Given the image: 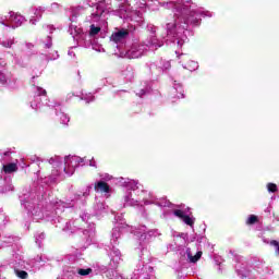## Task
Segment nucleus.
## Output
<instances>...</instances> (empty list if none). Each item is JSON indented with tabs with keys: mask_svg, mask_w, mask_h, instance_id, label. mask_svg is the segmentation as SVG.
<instances>
[{
	"mask_svg": "<svg viewBox=\"0 0 279 279\" xmlns=\"http://www.w3.org/2000/svg\"><path fill=\"white\" fill-rule=\"evenodd\" d=\"M49 165H52L53 170L51 175L45 177L39 180L38 183L20 196L21 205L24 206L28 217L33 221H50L56 228H60L63 232L73 234L77 230H82L84 225L87 229L83 230L81 234V241L76 244V250H86L93 241H95V223L90 221V214L83 211L80 214V218L75 220L66 221L62 218L64 208H73L75 206H86V197L90 195V189H86L85 192L75 194L74 197L68 202L60 201L58 198L49 202V193H51V184L60 180H64L65 175H73L77 167H84V159L77 156H65L64 163L62 157L54 156L48 159ZM84 225H80V223Z\"/></svg>",
	"mask_w": 279,
	"mask_h": 279,
	"instance_id": "f257e3e1",
	"label": "nucleus"
},
{
	"mask_svg": "<svg viewBox=\"0 0 279 279\" xmlns=\"http://www.w3.org/2000/svg\"><path fill=\"white\" fill-rule=\"evenodd\" d=\"M166 8L174 12L173 16L166 24L167 45H178L182 47L193 36V28L202 25V19H213V12L198 7L191 0H178V2H167Z\"/></svg>",
	"mask_w": 279,
	"mask_h": 279,
	"instance_id": "f03ea898",
	"label": "nucleus"
},
{
	"mask_svg": "<svg viewBox=\"0 0 279 279\" xmlns=\"http://www.w3.org/2000/svg\"><path fill=\"white\" fill-rule=\"evenodd\" d=\"M149 1L158 3L156 0H140V2L136 3V8L140 10H132L130 9L129 4H120L121 0H96V3H93V0H85V5H88L89 8H95L96 5V11L92 12L89 16L90 23H97L98 21L106 23L108 14L113 12L116 16H119L124 21H131L137 25H143L145 22L143 14H145L147 8L156 10V8L151 7V4H148Z\"/></svg>",
	"mask_w": 279,
	"mask_h": 279,
	"instance_id": "7ed1b4c3",
	"label": "nucleus"
},
{
	"mask_svg": "<svg viewBox=\"0 0 279 279\" xmlns=\"http://www.w3.org/2000/svg\"><path fill=\"white\" fill-rule=\"evenodd\" d=\"M114 220L116 222L111 231V239H110L111 247L109 252V258H110L109 267L111 269H117V267H119V265L121 264V260H123L122 258L123 255L121 254V251L117 248V245H119V239H121V234H123V232L134 233L135 236L138 238L141 252L143 250H147L145 245H147L151 236H160V233L156 229L147 231V227L145 226H141L136 228L125 223L123 214L116 215Z\"/></svg>",
	"mask_w": 279,
	"mask_h": 279,
	"instance_id": "20e7f679",
	"label": "nucleus"
},
{
	"mask_svg": "<svg viewBox=\"0 0 279 279\" xmlns=\"http://www.w3.org/2000/svg\"><path fill=\"white\" fill-rule=\"evenodd\" d=\"M114 184L128 189L124 195V206H143V204L149 206V204H155L159 208H167L171 205L166 198H158L154 193L147 194V191L141 190L137 181L120 177L114 179Z\"/></svg>",
	"mask_w": 279,
	"mask_h": 279,
	"instance_id": "39448f33",
	"label": "nucleus"
},
{
	"mask_svg": "<svg viewBox=\"0 0 279 279\" xmlns=\"http://www.w3.org/2000/svg\"><path fill=\"white\" fill-rule=\"evenodd\" d=\"M70 21L71 24L69 26V34L72 36L74 40H76L78 47H85V49L90 48V45H93V40L97 38L99 33L101 32V25H107L108 19L104 21H98L99 25L95 26V24H92L89 27V33H84L82 27L77 25V16L84 12V7H73L70 9Z\"/></svg>",
	"mask_w": 279,
	"mask_h": 279,
	"instance_id": "423d86ee",
	"label": "nucleus"
},
{
	"mask_svg": "<svg viewBox=\"0 0 279 279\" xmlns=\"http://www.w3.org/2000/svg\"><path fill=\"white\" fill-rule=\"evenodd\" d=\"M162 45H165V41H160V39L151 36L145 43L134 41L132 45L124 47V50L120 51V57L136 60L143 58L147 51H156Z\"/></svg>",
	"mask_w": 279,
	"mask_h": 279,
	"instance_id": "0eeeda50",
	"label": "nucleus"
},
{
	"mask_svg": "<svg viewBox=\"0 0 279 279\" xmlns=\"http://www.w3.org/2000/svg\"><path fill=\"white\" fill-rule=\"evenodd\" d=\"M43 106H48V108H54L56 116L58 117L60 123L62 125H69V121H71V118L64 111H62V107L60 102L58 101H50L47 98V90H45L43 87H35V95L33 100L31 101V108L33 110H40Z\"/></svg>",
	"mask_w": 279,
	"mask_h": 279,
	"instance_id": "6e6552de",
	"label": "nucleus"
},
{
	"mask_svg": "<svg viewBox=\"0 0 279 279\" xmlns=\"http://www.w3.org/2000/svg\"><path fill=\"white\" fill-rule=\"evenodd\" d=\"M140 258L131 279H156L154 266L149 265L151 263V255L147 248L141 251Z\"/></svg>",
	"mask_w": 279,
	"mask_h": 279,
	"instance_id": "1a4fd4ad",
	"label": "nucleus"
},
{
	"mask_svg": "<svg viewBox=\"0 0 279 279\" xmlns=\"http://www.w3.org/2000/svg\"><path fill=\"white\" fill-rule=\"evenodd\" d=\"M173 236H174V243L177 247H179V252L181 256L180 263H182L183 260H186L187 263H197V260L202 258V251H197L195 256H193V253H191L190 247H186L185 251L182 250L189 241V234L173 232Z\"/></svg>",
	"mask_w": 279,
	"mask_h": 279,
	"instance_id": "9d476101",
	"label": "nucleus"
},
{
	"mask_svg": "<svg viewBox=\"0 0 279 279\" xmlns=\"http://www.w3.org/2000/svg\"><path fill=\"white\" fill-rule=\"evenodd\" d=\"M8 265H11L13 267L15 275L20 279H28L29 275L25 270V259H23V256L15 255L14 263L9 264L8 262H4L0 264V271H3L8 267Z\"/></svg>",
	"mask_w": 279,
	"mask_h": 279,
	"instance_id": "9b49d317",
	"label": "nucleus"
},
{
	"mask_svg": "<svg viewBox=\"0 0 279 279\" xmlns=\"http://www.w3.org/2000/svg\"><path fill=\"white\" fill-rule=\"evenodd\" d=\"M25 16L14 13L13 11H10L8 15L0 19V23L4 25L5 27H12L13 29L16 27H21L23 23H25Z\"/></svg>",
	"mask_w": 279,
	"mask_h": 279,
	"instance_id": "f8f14e48",
	"label": "nucleus"
},
{
	"mask_svg": "<svg viewBox=\"0 0 279 279\" xmlns=\"http://www.w3.org/2000/svg\"><path fill=\"white\" fill-rule=\"evenodd\" d=\"M130 38V31L122 28L111 35V43H114L119 53L125 49V43Z\"/></svg>",
	"mask_w": 279,
	"mask_h": 279,
	"instance_id": "ddd939ff",
	"label": "nucleus"
},
{
	"mask_svg": "<svg viewBox=\"0 0 279 279\" xmlns=\"http://www.w3.org/2000/svg\"><path fill=\"white\" fill-rule=\"evenodd\" d=\"M51 260L47 255H37L35 258L29 259L28 262L24 260L25 271H39L40 267L45 265V263H49Z\"/></svg>",
	"mask_w": 279,
	"mask_h": 279,
	"instance_id": "4468645a",
	"label": "nucleus"
},
{
	"mask_svg": "<svg viewBox=\"0 0 279 279\" xmlns=\"http://www.w3.org/2000/svg\"><path fill=\"white\" fill-rule=\"evenodd\" d=\"M0 84L8 86L11 90H16L19 88L20 83L14 75L8 72H3L0 70Z\"/></svg>",
	"mask_w": 279,
	"mask_h": 279,
	"instance_id": "2eb2a0df",
	"label": "nucleus"
},
{
	"mask_svg": "<svg viewBox=\"0 0 279 279\" xmlns=\"http://www.w3.org/2000/svg\"><path fill=\"white\" fill-rule=\"evenodd\" d=\"M68 278H86L93 274V268H80V267H69L66 270Z\"/></svg>",
	"mask_w": 279,
	"mask_h": 279,
	"instance_id": "dca6fc26",
	"label": "nucleus"
},
{
	"mask_svg": "<svg viewBox=\"0 0 279 279\" xmlns=\"http://www.w3.org/2000/svg\"><path fill=\"white\" fill-rule=\"evenodd\" d=\"M11 154H12L11 151H4L2 154V162H3L2 171H4V173H14V172L19 171V160H16L15 162L5 165V162H8V160H10Z\"/></svg>",
	"mask_w": 279,
	"mask_h": 279,
	"instance_id": "f3484780",
	"label": "nucleus"
},
{
	"mask_svg": "<svg viewBox=\"0 0 279 279\" xmlns=\"http://www.w3.org/2000/svg\"><path fill=\"white\" fill-rule=\"evenodd\" d=\"M171 69V62L165 61V60H159L154 63H150L149 70L151 73H165V71H169Z\"/></svg>",
	"mask_w": 279,
	"mask_h": 279,
	"instance_id": "a211bd4d",
	"label": "nucleus"
},
{
	"mask_svg": "<svg viewBox=\"0 0 279 279\" xmlns=\"http://www.w3.org/2000/svg\"><path fill=\"white\" fill-rule=\"evenodd\" d=\"M172 214L174 215V217H179V219H182L186 226H190V228H193V226H195V217H191L189 215V211L182 209H174Z\"/></svg>",
	"mask_w": 279,
	"mask_h": 279,
	"instance_id": "6ab92c4d",
	"label": "nucleus"
},
{
	"mask_svg": "<svg viewBox=\"0 0 279 279\" xmlns=\"http://www.w3.org/2000/svg\"><path fill=\"white\" fill-rule=\"evenodd\" d=\"M14 243H19V236H14L8 233H0V248L1 247H10L14 245Z\"/></svg>",
	"mask_w": 279,
	"mask_h": 279,
	"instance_id": "aec40b11",
	"label": "nucleus"
},
{
	"mask_svg": "<svg viewBox=\"0 0 279 279\" xmlns=\"http://www.w3.org/2000/svg\"><path fill=\"white\" fill-rule=\"evenodd\" d=\"M106 213V203L101 198H96L94 204V215L100 217Z\"/></svg>",
	"mask_w": 279,
	"mask_h": 279,
	"instance_id": "412c9836",
	"label": "nucleus"
},
{
	"mask_svg": "<svg viewBox=\"0 0 279 279\" xmlns=\"http://www.w3.org/2000/svg\"><path fill=\"white\" fill-rule=\"evenodd\" d=\"M235 271L240 278H250V269H247V265L238 263L235 265Z\"/></svg>",
	"mask_w": 279,
	"mask_h": 279,
	"instance_id": "4be33fe9",
	"label": "nucleus"
},
{
	"mask_svg": "<svg viewBox=\"0 0 279 279\" xmlns=\"http://www.w3.org/2000/svg\"><path fill=\"white\" fill-rule=\"evenodd\" d=\"M96 193H110V185L104 181H98L94 186Z\"/></svg>",
	"mask_w": 279,
	"mask_h": 279,
	"instance_id": "5701e85b",
	"label": "nucleus"
},
{
	"mask_svg": "<svg viewBox=\"0 0 279 279\" xmlns=\"http://www.w3.org/2000/svg\"><path fill=\"white\" fill-rule=\"evenodd\" d=\"M134 68L132 65H128L123 71H122V76L124 77V80H126V82H132V80H134Z\"/></svg>",
	"mask_w": 279,
	"mask_h": 279,
	"instance_id": "b1692460",
	"label": "nucleus"
},
{
	"mask_svg": "<svg viewBox=\"0 0 279 279\" xmlns=\"http://www.w3.org/2000/svg\"><path fill=\"white\" fill-rule=\"evenodd\" d=\"M173 90L177 93L178 99H184V88L182 87L181 83L174 81Z\"/></svg>",
	"mask_w": 279,
	"mask_h": 279,
	"instance_id": "393cba45",
	"label": "nucleus"
},
{
	"mask_svg": "<svg viewBox=\"0 0 279 279\" xmlns=\"http://www.w3.org/2000/svg\"><path fill=\"white\" fill-rule=\"evenodd\" d=\"M151 93V85L149 83H144L143 87L136 92L137 97H145V95H149Z\"/></svg>",
	"mask_w": 279,
	"mask_h": 279,
	"instance_id": "a878e982",
	"label": "nucleus"
},
{
	"mask_svg": "<svg viewBox=\"0 0 279 279\" xmlns=\"http://www.w3.org/2000/svg\"><path fill=\"white\" fill-rule=\"evenodd\" d=\"M183 69H187V71H197L199 69V63L196 61H189L187 64L182 63Z\"/></svg>",
	"mask_w": 279,
	"mask_h": 279,
	"instance_id": "bb28decb",
	"label": "nucleus"
},
{
	"mask_svg": "<svg viewBox=\"0 0 279 279\" xmlns=\"http://www.w3.org/2000/svg\"><path fill=\"white\" fill-rule=\"evenodd\" d=\"M45 232H37L35 234V243L38 245V247H43V241H45Z\"/></svg>",
	"mask_w": 279,
	"mask_h": 279,
	"instance_id": "cd10ccee",
	"label": "nucleus"
},
{
	"mask_svg": "<svg viewBox=\"0 0 279 279\" xmlns=\"http://www.w3.org/2000/svg\"><path fill=\"white\" fill-rule=\"evenodd\" d=\"M14 38L0 40V45H2L5 49H12V45H14Z\"/></svg>",
	"mask_w": 279,
	"mask_h": 279,
	"instance_id": "c85d7f7f",
	"label": "nucleus"
},
{
	"mask_svg": "<svg viewBox=\"0 0 279 279\" xmlns=\"http://www.w3.org/2000/svg\"><path fill=\"white\" fill-rule=\"evenodd\" d=\"M82 101H85L86 104H92V101H95V97L93 94H82L81 96Z\"/></svg>",
	"mask_w": 279,
	"mask_h": 279,
	"instance_id": "c756f323",
	"label": "nucleus"
},
{
	"mask_svg": "<svg viewBox=\"0 0 279 279\" xmlns=\"http://www.w3.org/2000/svg\"><path fill=\"white\" fill-rule=\"evenodd\" d=\"M60 8H62V5L58 2L51 3V5L49 7L48 11L52 12L53 14H56V12H60Z\"/></svg>",
	"mask_w": 279,
	"mask_h": 279,
	"instance_id": "7c9ffc66",
	"label": "nucleus"
},
{
	"mask_svg": "<svg viewBox=\"0 0 279 279\" xmlns=\"http://www.w3.org/2000/svg\"><path fill=\"white\" fill-rule=\"evenodd\" d=\"M90 47H92V49H94V51H98L99 53H101V51H104V47H101V45L97 44V41L95 39H92Z\"/></svg>",
	"mask_w": 279,
	"mask_h": 279,
	"instance_id": "2f4dec72",
	"label": "nucleus"
},
{
	"mask_svg": "<svg viewBox=\"0 0 279 279\" xmlns=\"http://www.w3.org/2000/svg\"><path fill=\"white\" fill-rule=\"evenodd\" d=\"M44 47L45 49H51V47H53V41L51 39V36L46 37V39L44 40Z\"/></svg>",
	"mask_w": 279,
	"mask_h": 279,
	"instance_id": "473e14b6",
	"label": "nucleus"
},
{
	"mask_svg": "<svg viewBox=\"0 0 279 279\" xmlns=\"http://www.w3.org/2000/svg\"><path fill=\"white\" fill-rule=\"evenodd\" d=\"M266 187L268 193H278V185L276 183H268Z\"/></svg>",
	"mask_w": 279,
	"mask_h": 279,
	"instance_id": "72a5a7b5",
	"label": "nucleus"
},
{
	"mask_svg": "<svg viewBox=\"0 0 279 279\" xmlns=\"http://www.w3.org/2000/svg\"><path fill=\"white\" fill-rule=\"evenodd\" d=\"M45 8H43V7H38L37 9H35V12H34V14H35V16H36V19H41L43 17V13L45 12Z\"/></svg>",
	"mask_w": 279,
	"mask_h": 279,
	"instance_id": "f704fd0d",
	"label": "nucleus"
},
{
	"mask_svg": "<svg viewBox=\"0 0 279 279\" xmlns=\"http://www.w3.org/2000/svg\"><path fill=\"white\" fill-rule=\"evenodd\" d=\"M112 180V175L108 173H101L100 174V182H110Z\"/></svg>",
	"mask_w": 279,
	"mask_h": 279,
	"instance_id": "c9c22d12",
	"label": "nucleus"
},
{
	"mask_svg": "<svg viewBox=\"0 0 279 279\" xmlns=\"http://www.w3.org/2000/svg\"><path fill=\"white\" fill-rule=\"evenodd\" d=\"M256 221H258V217H256L255 215H251L246 221V223L248 226H254V223H256Z\"/></svg>",
	"mask_w": 279,
	"mask_h": 279,
	"instance_id": "e433bc0d",
	"label": "nucleus"
},
{
	"mask_svg": "<svg viewBox=\"0 0 279 279\" xmlns=\"http://www.w3.org/2000/svg\"><path fill=\"white\" fill-rule=\"evenodd\" d=\"M147 31L150 32V34H151L150 37L154 36V38H156V35H155L156 34V26H154V24H148L147 25Z\"/></svg>",
	"mask_w": 279,
	"mask_h": 279,
	"instance_id": "4c0bfd02",
	"label": "nucleus"
},
{
	"mask_svg": "<svg viewBox=\"0 0 279 279\" xmlns=\"http://www.w3.org/2000/svg\"><path fill=\"white\" fill-rule=\"evenodd\" d=\"M60 58V54H58V51H54L52 54H47L46 60H58Z\"/></svg>",
	"mask_w": 279,
	"mask_h": 279,
	"instance_id": "58836bf2",
	"label": "nucleus"
},
{
	"mask_svg": "<svg viewBox=\"0 0 279 279\" xmlns=\"http://www.w3.org/2000/svg\"><path fill=\"white\" fill-rule=\"evenodd\" d=\"M8 191H14V186L12 184H8L1 190V193H8Z\"/></svg>",
	"mask_w": 279,
	"mask_h": 279,
	"instance_id": "ea45409f",
	"label": "nucleus"
},
{
	"mask_svg": "<svg viewBox=\"0 0 279 279\" xmlns=\"http://www.w3.org/2000/svg\"><path fill=\"white\" fill-rule=\"evenodd\" d=\"M178 58H179V60H181L180 61L181 63L189 60V56H186L184 53L178 54Z\"/></svg>",
	"mask_w": 279,
	"mask_h": 279,
	"instance_id": "a19ab883",
	"label": "nucleus"
},
{
	"mask_svg": "<svg viewBox=\"0 0 279 279\" xmlns=\"http://www.w3.org/2000/svg\"><path fill=\"white\" fill-rule=\"evenodd\" d=\"M19 167H21V169H26V167H29V165H26V163H25V159H22V160L19 162Z\"/></svg>",
	"mask_w": 279,
	"mask_h": 279,
	"instance_id": "79ce46f5",
	"label": "nucleus"
},
{
	"mask_svg": "<svg viewBox=\"0 0 279 279\" xmlns=\"http://www.w3.org/2000/svg\"><path fill=\"white\" fill-rule=\"evenodd\" d=\"M65 260H70L71 263H77V260L75 259V256H73V255L66 256Z\"/></svg>",
	"mask_w": 279,
	"mask_h": 279,
	"instance_id": "37998d69",
	"label": "nucleus"
},
{
	"mask_svg": "<svg viewBox=\"0 0 279 279\" xmlns=\"http://www.w3.org/2000/svg\"><path fill=\"white\" fill-rule=\"evenodd\" d=\"M185 276H186V272L184 271V268H182L181 275H180V272H178V277L179 278H185Z\"/></svg>",
	"mask_w": 279,
	"mask_h": 279,
	"instance_id": "c03bdc74",
	"label": "nucleus"
},
{
	"mask_svg": "<svg viewBox=\"0 0 279 279\" xmlns=\"http://www.w3.org/2000/svg\"><path fill=\"white\" fill-rule=\"evenodd\" d=\"M89 167L97 168V162H95V159L89 160Z\"/></svg>",
	"mask_w": 279,
	"mask_h": 279,
	"instance_id": "a18cd8bd",
	"label": "nucleus"
},
{
	"mask_svg": "<svg viewBox=\"0 0 279 279\" xmlns=\"http://www.w3.org/2000/svg\"><path fill=\"white\" fill-rule=\"evenodd\" d=\"M68 56H70V58H75V53L73 50H69Z\"/></svg>",
	"mask_w": 279,
	"mask_h": 279,
	"instance_id": "49530a36",
	"label": "nucleus"
},
{
	"mask_svg": "<svg viewBox=\"0 0 279 279\" xmlns=\"http://www.w3.org/2000/svg\"><path fill=\"white\" fill-rule=\"evenodd\" d=\"M265 213H271V203H269L268 207L265 209Z\"/></svg>",
	"mask_w": 279,
	"mask_h": 279,
	"instance_id": "de8ad7c7",
	"label": "nucleus"
},
{
	"mask_svg": "<svg viewBox=\"0 0 279 279\" xmlns=\"http://www.w3.org/2000/svg\"><path fill=\"white\" fill-rule=\"evenodd\" d=\"M36 21H37L36 19H31V20H29V24H31V25H36Z\"/></svg>",
	"mask_w": 279,
	"mask_h": 279,
	"instance_id": "09e8293b",
	"label": "nucleus"
},
{
	"mask_svg": "<svg viewBox=\"0 0 279 279\" xmlns=\"http://www.w3.org/2000/svg\"><path fill=\"white\" fill-rule=\"evenodd\" d=\"M27 49H34V45L33 44H26Z\"/></svg>",
	"mask_w": 279,
	"mask_h": 279,
	"instance_id": "8fccbe9b",
	"label": "nucleus"
},
{
	"mask_svg": "<svg viewBox=\"0 0 279 279\" xmlns=\"http://www.w3.org/2000/svg\"><path fill=\"white\" fill-rule=\"evenodd\" d=\"M48 29L50 31V34H51V32H53V29H56V28L53 26L49 25Z\"/></svg>",
	"mask_w": 279,
	"mask_h": 279,
	"instance_id": "3c124183",
	"label": "nucleus"
},
{
	"mask_svg": "<svg viewBox=\"0 0 279 279\" xmlns=\"http://www.w3.org/2000/svg\"><path fill=\"white\" fill-rule=\"evenodd\" d=\"M117 279H123L122 275L117 274Z\"/></svg>",
	"mask_w": 279,
	"mask_h": 279,
	"instance_id": "603ef678",
	"label": "nucleus"
},
{
	"mask_svg": "<svg viewBox=\"0 0 279 279\" xmlns=\"http://www.w3.org/2000/svg\"><path fill=\"white\" fill-rule=\"evenodd\" d=\"M270 199H271V202H274V199H276V195H272V196L270 197Z\"/></svg>",
	"mask_w": 279,
	"mask_h": 279,
	"instance_id": "864d4df0",
	"label": "nucleus"
},
{
	"mask_svg": "<svg viewBox=\"0 0 279 279\" xmlns=\"http://www.w3.org/2000/svg\"><path fill=\"white\" fill-rule=\"evenodd\" d=\"M0 218H1V219H5V215H3V214L0 215Z\"/></svg>",
	"mask_w": 279,
	"mask_h": 279,
	"instance_id": "5fc2aeb1",
	"label": "nucleus"
},
{
	"mask_svg": "<svg viewBox=\"0 0 279 279\" xmlns=\"http://www.w3.org/2000/svg\"><path fill=\"white\" fill-rule=\"evenodd\" d=\"M275 219H276L277 221H279V217H278V216H275Z\"/></svg>",
	"mask_w": 279,
	"mask_h": 279,
	"instance_id": "6e6d98bb",
	"label": "nucleus"
},
{
	"mask_svg": "<svg viewBox=\"0 0 279 279\" xmlns=\"http://www.w3.org/2000/svg\"><path fill=\"white\" fill-rule=\"evenodd\" d=\"M120 93H125V90H120V92H118V95H119Z\"/></svg>",
	"mask_w": 279,
	"mask_h": 279,
	"instance_id": "4d7b16f0",
	"label": "nucleus"
},
{
	"mask_svg": "<svg viewBox=\"0 0 279 279\" xmlns=\"http://www.w3.org/2000/svg\"><path fill=\"white\" fill-rule=\"evenodd\" d=\"M191 241H195V236L191 238Z\"/></svg>",
	"mask_w": 279,
	"mask_h": 279,
	"instance_id": "13d9d810",
	"label": "nucleus"
},
{
	"mask_svg": "<svg viewBox=\"0 0 279 279\" xmlns=\"http://www.w3.org/2000/svg\"><path fill=\"white\" fill-rule=\"evenodd\" d=\"M165 217H167V213H165Z\"/></svg>",
	"mask_w": 279,
	"mask_h": 279,
	"instance_id": "bf43d9fd",
	"label": "nucleus"
}]
</instances>
